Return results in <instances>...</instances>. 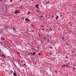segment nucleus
<instances>
[{
	"instance_id": "obj_17",
	"label": "nucleus",
	"mask_w": 76,
	"mask_h": 76,
	"mask_svg": "<svg viewBox=\"0 0 76 76\" xmlns=\"http://www.w3.org/2000/svg\"><path fill=\"white\" fill-rule=\"evenodd\" d=\"M64 67H66V66H65V65H63V66H62V67H64Z\"/></svg>"
},
{
	"instance_id": "obj_13",
	"label": "nucleus",
	"mask_w": 76,
	"mask_h": 76,
	"mask_svg": "<svg viewBox=\"0 0 76 76\" xmlns=\"http://www.w3.org/2000/svg\"><path fill=\"white\" fill-rule=\"evenodd\" d=\"M55 72L56 73H57V71L56 70L55 71Z\"/></svg>"
},
{
	"instance_id": "obj_28",
	"label": "nucleus",
	"mask_w": 76,
	"mask_h": 76,
	"mask_svg": "<svg viewBox=\"0 0 76 76\" xmlns=\"http://www.w3.org/2000/svg\"><path fill=\"white\" fill-rule=\"evenodd\" d=\"M46 3H48V2H46Z\"/></svg>"
},
{
	"instance_id": "obj_11",
	"label": "nucleus",
	"mask_w": 76,
	"mask_h": 76,
	"mask_svg": "<svg viewBox=\"0 0 76 76\" xmlns=\"http://www.w3.org/2000/svg\"><path fill=\"white\" fill-rule=\"evenodd\" d=\"M31 53V55H33V54L32 53V52H30L29 53Z\"/></svg>"
},
{
	"instance_id": "obj_25",
	"label": "nucleus",
	"mask_w": 76,
	"mask_h": 76,
	"mask_svg": "<svg viewBox=\"0 0 76 76\" xmlns=\"http://www.w3.org/2000/svg\"><path fill=\"white\" fill-rule=\"evenodd\" d=\"M42 29L43 31H44V29Z\"/></svg>"
},
{
	"instance_id": "obj_4",
	"label": "nucleus",
	"mask_w": 76,
	"mask_h": 76,
	"mask_svg": "<svg viewBox=\"0 0 76 76\" xmlns=\"http://www.w3.org/2000/svg\"><path fill=\"white\" fill-rule=\"evenodd\" d=\"M25 20H27V21H28V22L29 21V20L28 18H26Z\"/></svg>"
},
{
	"instance_id": "obj_31",
	"label": "nucleus",
	"mask_w": 76,
	"mask_h": 76,
	"mask_svg": "<svg viewBox=\"0 0 76 76\" xmlns=\"http://www.w3.org/2000/svg\"><path fill=\"white\" fill-rule=\"evenodd\" d=\"M68 64H69V63H68Z\"/></svg>"
},
{
	"instance_id": "obj_34",
	"label": "nucleus",
	"mask_w": 76,
	"mask_h": 76,
	"mask_svg": "<svg viewBox=\"0 0 76 76\" xmlns=\"http://www.w3.org/2000/svg\"><path fill=\"white\" fill-rule=\"evenodd\" d=\"M39 56H40V54H39Z\"/></svg>"
},
{
	"instance_id": "obj_7",
	"label": "nucleus",
	"mask_w": 76,
	"mask_h": 76,
	"mask_svg": "<svg viewBox=\"0 0 76 76\" xmlns=\"http://www.w3.org/2000/svg\"><path fill=\"white\" fill-rule=\"evenodd\" d=\"M38 4H37L35 6V7H38Z\"/></svg>"
},
{
	"instance_id": "obj_26",
	"label": "nucleus",
	"mask_w": 76,
	"mask_h": 76,
	"mask_svg": "<svg viewBox=\"0 0 76 76\" xmlns=\"http://www.w3.org/2000/svg\"><path fill=\"white\" fill-rule=\"evenodd\" d=\"M10 2H12V0H10Z\"/></svg>"
},
{
	"instance_id": "obj_8",
	"label": "nucleus",
	"mask_w": 76,
	"mask_h": 76,
	"mask_svg": "<svg viewBox=\"0 0 76 76\" xmlns=\"http://www.w3.org/2000/svg\"><path fill=\"white\" fill-rule=\"evenodd\" d=\"M66 45H69V44L68 43H66Z\"/></svg>"
},
{
	"instance_id": "obj_20",
	"label": "nucleus",
	"mask_w": 76,
	"mask_h": 76,
	"mask_svg": "<svg viewBox=\"0 0 76 76\" xmlns=\"http://www.w3.org/2000/svg\"><path fill=\"white\" fill-rule=\"evenodd\" d=\"M42 17H43V16H42V15H41V16H40V18H42Z\"/></svg>"
},
{
	"instance_id": "obj_35",
	"label": "nucleus",
	"mask_w": 76,
	"mask_h": 76,
	"mask_svg": "<svg viewBox=\"0 0 76 76\" xmlns=\"http://www.w3.org/2000/svg\"><path fill=\"white\" fill-rule=\"evenodd\" d=\"M13 71H12V73H13Z\"/></svg>"
},
{
	"instance_id": "obj_3",
	"label": "nucleus",
	"mask_w": 76,
	"mask_h": 76,
	"mask_svg": "<svg viewBox=\"0 0 76 76\" xmlns=\"http://www.w3.org/2000/svg\"><path fill=\"white\" fill-rule=\"evenodd\" d=\"M13 75H14V76H17L16 75V74L15 72L13 73Z\"/></svg>"
},
{
	"instance_id": "obj_42",
	"label": "nucleus",
	"mask_w": 76,
	"mask_h": 76,
	"mask_svg": "<svg viewBox=\"0 0 76 76\" xmlns=\"http://www.w3.org/2000/svg\"><path fill=\"white\" fill-rule=\"evenodd\" d=\"M32 38H34V37H32Z\"/></svg>"
},
{
	"instance_id": "obj_44",
	"label": "nucleus",
	"mask_w": 76,
	"mask_h": 76,
	"mask_svg": "<svg viewBox=\"0 0 76 76\" xmlns=\"http://www.w3.org/2000/svg\"><path fill=\"white\" fill-rule=\"evenodd\" d=\"M55 15H56V14H55Z\"/></svg>"
},
{
	"instance_id": "obj_30",
	"label": "nucleus",
	"mask_w": 76,
	"mask_h": 76,
	"mask_svg": "<svg viewBox=\"0 0 76 76\" xmlns=\"http://www.w3.org/2000/svg\"><path fill=\"white\" fill-rule=\"evenodd\" d=\"M53 48L52 47H51L50 48Z\"/></svg>"
},
{
	"instance_id": "obj_18",
	"label": "nucleus",
	"mask_w": 76,
	"mask_h": 76,
	"mask_svg": "<svg viewBox=\"0 0 76 76\" xmlns=\"http://www.w3.org/2000/svg\"><path fill=\"white\" fill-rule=\"evenodd\" d=\"M25 65V64H24L23 65H22V66H23Z\"/></svg>"
},
{
	"instance_id": "obj_38",
	"label": "nucleus",
	"mask_w": 76,
	"mask_h": 76,
	"mask_svg": "<svg viewBox=\"0 0 76 76\" xmlns=\"http://www.w3.org/2000/svg\"><path fill=\"white\" fill-rule=\"evenodd\" d=\"M45 4H46V3H45Z\"/></svg>"
},
{
	"instance_id": "obj_23",
	"label": "nucleus",
	"mask_w": 76,
	"mask_h": 76,
	"mask_svg": "<svg viewBox=\"0 0 76 76\" xmlns=\"http://www.w3.org/2000/svg\"><path fill=\"white\" fill-rule=\"evenodd\" d=\"M17 53H18V55H20V54H19V53H18V52H17Z\"/></svg>"
},
{
	"instance_id": "obj_6",
	"label": "nucleus",
	"mask_w": 76,
	"mask_h": 76,
	"mask_svg": "<svg viewBox=\"0 0 76 76\" xmlns=\"http://www.w3.org/2000/svg\"><path fill=\"white\" fill-rule=\"evenodd\" d=\"M35 52H34V53H33V56H35Z\"/></svg>"
},
{
	"instance_id": "obj_45",
	"label": "nucleus",
	"mask_w": 76,
	"mask_h": 76,
	"mask_svg": "<svg viewBox=\"0 0 76 76\" xmlns=\"http://www.w3.org/2000/svg\"><path fill=\"white\" fill-rule=\"evenodd\" d=\"M1 57H2V56H1Z\"/></svg>"
},
{
	"instance_id": "obj_29",
	"label": "nucleus",
	"mask_w": 76,
	"mask_h": 76,
	"mask_svg": "<svg viewBox=\"0 0 76 76\" xmlns=\"http://www.w3.org/2000/svg\"><path fill=\"white\" fill-rule=\"evenodd\" d=\"M60 16H61V17L63 16V15H60Z\"/></svg>"
},
{
	"instance_id": "obj_39",
	"label": "nucleus",
	"mask_w": 76,
	"mask_h": 76,
	"mask_svg": "<svg viewBox=\"0 0 76 76\" xmlns=\"http://www.w3.org/2000/svg\"><path fill=\"white\" fill-rule=\"evenodd\" d=\"M42 3L44 4V2H43Z\"/></svg>"
},
{
	"instance_id": "obj_5",
	"label": "nucleus",
	"mask_w": 76,
	"mask_h": 76,
	"mask_svg": "<svg viewBox=\"0 0 76 76\" xmlns=\"http://www.w3.org/2000/svg\"><path fill=\"white\" fill-rule=\"evenodd\" d=\"M1 39L2 40H4H4H5V39H4V37H1Z\"/></svg>"
},
{
	"instance_id": "obj_24",
	"label": "nucleus",
	"mask_w": 76,
	"mask_h": 76,
	"mask_svg": "<svg viewBox=\"0 0 76 76\" xmlns=\"http://www.w3.org/2000/svg\"><path fill=\"white\" fill-rule=\"evenodd\" d=\"M28 13H30V11H28Z\"/></svg>"
},
{
	"instance_id": "obj_27",
	"label": "nucleus",
	"mask_w": 76,
	"mask_h": 76,
	"mask_svg": "<svg viewBox=\"0 0 76 76\" xmlns=\"http://www.w3.org/2000/svg\"><path fill=\"white\" fill-rule=\"evenodd\" d=\"M37 12H39V11H38V10H37Z\"/></svg>"
},
{
	"instance_id": "obj_43",
	"label": "nucleus",
	"mask_w": 76,
	"mask_h": 76,
	"mask_svg": "<svg viewBox=\"0 0 76 76\" xmlns=\"http://www.w3.org/2000/svg\"><path fill=\"white\" fill-rule=\"evenodd\" d=\"M51 69V68H50V69Z\"/></svg>"
},
{
	"instance_id": "obj_14",
	"label": "nucleus",
	"mask_w": 76,
	"mask_h": 76,
	"mask_svg": "<svg viewBox=\"0 0 76 76\" xmlns=\"http://www.w3.org/2000/svg\"><path fill=\"white\" fill-rule=\"evenodd\" d=\"M73 70H76V68H75L74 67H73Z\"/></svg>"
},
{
	"instance_id": "obj_2",
	"label": "nucleus",
	"mask_w": 76,
	"mask_h": 76,
	"mask_svg": "<svg viewBox=\"0 0 76 76\" xmlns=\"http://www.w3.org/2000/svg\"><path fill=\"white\" fill-rule=\"evenodd\" d=\"M56 17L55 18V19H56V20H58V16L57 15H56Z\"/></svg>"
},
{
	"instance_id": "obj_33",
	"label": "nucleus",
	"mask_w": 76,
	"mask_h": 76,
	"mask_svg": "<svg viewBox=\"0 0 76 76\" xmlns=\"http://www.w3.org/2000/svg\"><path fill=\"white\" fill-rule=\"evenodd\" d=\"M28 55H30L29 53L28 54Z\"/></svg>"
},
{
	"instance_id": "obj_32",
	"label": "nucleus",
	"mask_w": 76,
	"mask_h": 76,
	"mask_svg": "<svg viewBox=\"0 0 76 76\" xmlns=\"http://www.w3.org/2000/svg\"><path fill=\"white\" fill-rule=\"evenodd\" d=\"M74 53V52H73V51L72 52V53Z\"/></svg>"
},
{
	"instance_id": "obj_36",
	"label": "nucleus",
	"mask_w": 76,
	"mask_h": 76,
	"mask_svg": "<svg viewBox=\"0 0 76 76\" xmlns=\"http://www.w3.org/2000/svg\"><path fill=\"white\" fill-rule=\"evenodd\" d=\"M62 39H64V37H63Z\"/></svg>"
},
{
	"instance_id": "obj_15",
	"label": "nucleus",
	"mask_w": 76,
	"mask_h": 76,
	"mask_svg": "<svg viewBox=\"0 0 76 76\" xmlns=\"http://www.w3.org/2000/svg\"><path fill=\"white\" fill-rule=\"evenodd\" d=\"M72 18H74V15H72Z\"/></svg>"
},
{
	"instance_id": "obj_10",
	"label": "nucleus",
	"mask_w": 76,
	"mask_h": 76,
	"mask_svg": "<svg viewBox=\"0 0 76 76\" xmlns=\"http://www.w3.org/2000/svg\"><path fill=\"white\" fill-rule=\"evenodd\" d=\"M1 3H2V2L1 0H0V4H1Z\"/></svg>"
},
{
	"instance_id": "obj_9",
	"label": "nucleus",
	"mask_w": 76,
	"mask_h": 76,
	"mask_svg": "<svg viewBox=\"0 0 76 76\" xmlns=\"http://www.w3.org/2000/svg\"><path fill=\"white\" fill-rule=\"evenodd\" d=\"M13 28L14 30H16V28H15L13 27Z\"/></svg>"
},
{
	"instance_id": "obj_21",
	"label": "nucleus",
	"mask_w": 76,
	"mask_h": 76,
	"mask_svg": "<svg viewBox=\"0 0 76 76\" xmlns=\"http://www.w3.org/2000/svg\"><path fill=\"white\" fill-rule=\"evenodd\" d=\"M37 8V9H39V7H36Z\"/></svg>"
},
{
	"instance_id": "obj_16",
	"label": "nucleus",
	"mask_w": 76,
	"mask_h": 76,
	"mask_svg": "<svg viewBox=\"0 0 76 76\" xmlns=\"http://www.w3.org/2000/svg\"><path fill=\"white\" fill-rule=\"evenodd\" d=\"M50 31H53V29H52V28H50Z\"/></svg>"
},
{
	"instance_id": "obj_12",
	"label": "nucleus",
	"mask_w": 76,
	"mask_h": 76,
	"mask_svg": "<svg viewBox=\"0 0 76 76\" xmlns=\"http://www.w3.org/2000/svg\"><path fill=\"white\" fill-rule=\"evenodd\" d=\"M31 26H32V27H34V25H31Z\"/></svg>"
},
{
	"instance_id": "obj_19",
	"label": "nucleus",
	"mask_w": 76,
	"mask_h": 76,
	"mask_svg": "<svg viewBox=\"0 0 76 76\" xmlns=\"http://www.w3.org/2000/svg\"><path fill=\"white\" fill-rule=\"evenodd\" d=\"M2 56H3V57H5V55H2Z\"/></svg>"
},
{
	"instance_id": "obj_37",
	"label": "nucleus",
	"mask_w": 76,
	"mask_h": 76,
	"mask_svg": "<svg viewBox=\"0 0 76 76\" xmlns=\"http://www.w3.org/2000/svg\"><path fill=\"white\" fill-rule=\"evenodd\" d=\"M66 66H68L67 65H66Z\"/></svg>"
},
{
	"instance_id": "obj_1",
	"label": "nucleus",
	"mask_w": 76,
	"mask_h": 76,
	"mask_svg": "<svg viewBox=\"0 0 76 76\" xmlns=\"http://www.w3.org/2000/svg\"><path fill=\"white\" fill-rule=\"evenodd\" d=\"M17 13H20V11L19 10H17L16 11H15V14H17Z\"/></svg>"
},
{
	"instance_id": "obj_41",
	"label": "nucleus",
	"mask_w": 76,
	"mask_h": 76,
	"mask_svg": "<svg viewBox=\"0 0 76 76\" xmlns=\"http://www.w3.org/2000/svg\"><path fill=\"white\" fill-rule=\"evenodd\" d=\"M61 13H60V15H61Z\"/></svg>"
},
{
	"instance_id": "obj_22",
	"label": "nucleus",
	"mask_w": 76,
	"mask_h": 76,
	"mask_svg": "<svg viewBox=\"0 0 76 76\" xmlns=\"http://www.w3.org/2000/svg\"><path fill=\"white\" fill-rule=\"evenodd\" d=\"M66 58H68V57L67 56H66Z\"/></svg>"
},
{
	"instance_id": "obj_40",
	"label": "nucleus",
	"mask_w": 76,
	"mask_h": 76,
	"mask_svg": "<svg viewBox=\"0 0 76 76\" xmlns=\"http://www.w3.org/2000/svg\"><path fill=\"white\" fill-rule=\"evenodd\" d=\"M69 6H71V5H70Z\"/></svg>"
}]
</instances>
